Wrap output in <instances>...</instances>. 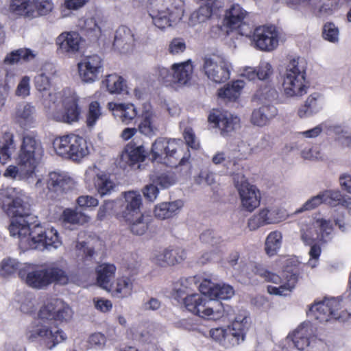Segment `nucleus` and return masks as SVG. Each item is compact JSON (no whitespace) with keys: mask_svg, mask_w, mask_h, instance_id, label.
Listing matches in <instances>:
<instances>
[{"mask_svg":"<svg viewBox=\"0 0 351 351\" xmlns=\"http://www.w3.org/2000/svg\"><path fill=\"white\" fill-rule=\"evenodd\" d=\"M80 80L87 84H92L99 79L104 71L103 59L97 54L85 56L77 63Z\"/></svg>","mask_w":351,"mask_h":351,"instance_id":"nucleus-22","label":"nucleus"},{"mask_svg":"<svg viewBox=\"0 0 351 351\" xmlns=\"http://www.w3.org/2000/svg\"><path fill=\"white\" fill-rule=\"evenodd\" d=\"M183 206L184 202L181 199L162 202L155 206L154 214L158 219H168L178 215Z\"/></svg>","mask_w":351,"mask_h":351,"instance_id":"nucleus-36","label":"nucleus"},{"mask_svg":"<svg viewBox=\"0 0 351 351\" xmlns=\"http://www.w3.org/2000/svg\"><path fill=\"white\" fill-rule=\"evenodd\" d=\"M280 76L283 94L287 98H300L307 93L306 68L300 58L290 60Z\"/></svg>","mask_w":351,"mask_h":351,"instance_id":"nucleus-6","label":"nucleus"},{"mask_svg":"<svg viewBox=\"0 0 351 351\" xmlns=\"http://www.w3.org/2000/svg\"><path fill=\"white\" fill-rule=\"evenodd\" d=\"M34 82L36 90L41 94V101L45 108H51V104H56L62 98V93L50 91L51 77L43 71L35 76Z\"/></svg>","mask_w":351,"mask_h":351,"instance_id":"nucleus-24","label":"nucleus"},{"mask_svg":"<svg viewBox=\"0 0 351 351\" xmlns=\"http://www.w3.org/2000/svg\"><path fill=\"white\" fill-rule=\"evenodd\" d=\"M74 134L64 135L56 138L53 143L56 154L66 159L71 160Z\"/></svg>","mask_w":351,"mask_h":351,"instance_id":"nucleus-46","label":"nucleus"},{"mask_svg":"<svg viewBox=\"0 0 351 351\" xmlns=\"http://www.w3.org/2000/svg\"><path fill=\"white\" fill-rule=\"evenodd\" d=\"M193 65L191 60L185 62L174 63L169 69L165 67H158V77L167 85L183 86L187 85L193 75Z\"/></svg>","mask_w":351,"mask_h":351,"instance_id":"nucleus-15","label":"nucleus"},{"mask_svg":"<svg viewBox=\"0 0 351 351\" xmlns=\"http://www.w3.org/2000/svg\"><path fill=\"white\" fill-rule=\"evenodd\" d=\"M103 114L102 108L98 101L90 102L86 114V126L89 129L94 128L97 121L102 117Z\"/></svg>","mask_w":351,"mask_h":351,"instance_id":"nucleus-56","label":"nucleus"},{"mask_svg":"<svg viewBox=\"0 0 351 351\" xmlns=\"http://www.w3.org/2000/svg\"><path fill=\"white\" fill-rule=\"evenodd\" d=\"M173 260V250L167 248L155 251L152 256V262L161 267L175 265Z\"/></svg>","mask_w":351,"mask_h":351,"instance_id":"nucleus-58","label":"nucleus"},{"mask_svg":"<svg viewBox=\"0 0 351 351\" xmlns=\"http://www.w3.org/2000/svg\"><path fill=\"white\" fill-rule=\"evenodd\" d=\"M290 9L301 13L311 11L319 7L321 0H285Z\"/></svg>","mask_w":351,"mask_h":351,"instance_id":"nucleus-55","label":"nucleus"},{"mask_svg":"<svg viewBox=\"0 0 351 351\" xmlns=\"http://www.w3.org/2000/svg\"><path fill=\"white\" fill-rule=\"evenodd\" d=\"M31 264L21 263L13 258H5L0 262V276L4 278L12 276L16 271L21 278L25 276V270H29Z\"/></svg>","mask_w":351,"mask_h":351,"instance_id":"nucleus-33","label":"nucleus"},{"mask_svg":"<svg viewBox=\"0 0 351 351\" xmlns=\"http://www.w3.org/2000/svg\"><path fill=\"white\" fill-rule=\"evenodd\" d=\"M184 0H148L152 24L160 30L176 25L184 15Z\"/></svg>","mask_w":351,"mask_h":351,"instance_id":"nucleus-4","label":"nucleus"},{"mask_svg":"<svg viewBox=\"0 0 351 351\" xmlns=\"http://www.w3.org/2000/svg\"><path fill=\"white\" fill-rule=\"evenodd\" d=\"M208 122L221 130L223 136L228 135L240 128V118L228 112H213L208 117Z\"/></svg>","mask_w":351,"mask_h":351,"instance_id":"nucleus-25","label":"nucleus"},{"mask_svg":"<svg viewBox=\"0 0 351 351\" xmlns=\"http://www.w3.org/2000/svg\"><path fill=\"white\" fill-rule=\"evenodd\" d=\"M88 0H63L60 5V13L62 18H69L73 14V12L82 8Z\"/></svg>","mask_w":351,"mask_h":351,"instance_id":"nucleus-57","label":"nucleus"},{"mask_svg":"<svg viewBox=\"0 0 351 351\" xmlns=\"http://www.w3.org/2000/svg\"><path fill=\"white\" fill-rule=\"evenodd\" d=\"M250 267L255 274L259 276L265 281L276 285V286L269 285L267 287V291L271 295H287L295 287L298 281V276L292 270L291 271H285L282 278L278 275L269 271L261 265L251 264Z\"/></svg>","mask_w":351,"mask_h":351,"instance_id":"nucleus-10","label":"nucleus"},{"mask_svg":"<svg viewBox=\"0 0 351 351\" xmlns=\"http://www.w3.org/2000/svg\"><path fill=\"white\" fill-rule=\"evenodd\" d=\"M8 10L13 15L30 19L31 0H8Z\"/></svg>","mask_w":351,"mask_h":351,"instance_id":"nucleus-54","label":"nucleus"},{"mask_svg":"<svg viewBox=\"0 0 351 351\" xmlns=\"http://www.w3.org/2000/svg\"><path fill=\"white\" fill-rule=\"evenodd\" d=\"M38 52L29 48H20L8 53L4 58L3 63L7 65H13L21 60L28 62L34 60Z\"/></svg>","mask_w":351,"mask_h":351,"instance_id":"nucleus-43","label":"nucleus"},{"mask_svg":"<svg viewBox=\"0 0 351 351\" xmlns=\"http://www.w3.org/2000/svg\"><path fill=\"white\" fill-rule=\"evenodd\" d=\"M250 326L249 313L245 310L238 311L230 325L213 328L210 337L226 348H231L243 342Z\"/></svg>","mask_w":351,"mask_h":351,"instance_id":"nucleus-5","label":"nucleus"},{"mask_svg":"<svg viewBox=\"0 0 351 351\" xmlns=\"http://www.w3.org/2000/svg\"><path fill=\"white\" fill-rule=\"evenodd\" d=\"M314 226L317 228V240L326 243L332 239L334 227L330 219L323 217L316 218L314 220Z\"/></svg>","mask_w":351,"mask_h":351,"instance_id":"nucleus-50","label":"nucleus"},{"mask_svg":"<svg viewBox=\"0 0 351 351\" xmlns=\"http://www.w3.org/2000/svg\"><path fill=\"white\" fill-rule=\"evenodd\" d=\"M213 11V1L201 5L197 10L191 13L189 25L195 27L199 24L206 23L210 18Z\"/></svg>","mask_w":351,"mask_h":351,"instance_id":"nucleus-51","label":"nucleus"},{"mask_svg":"<svg viewBox=\"0 0 351 351\" xmlns=\"http://www.w3.org/2000/svg\"><path fill=\"white\" fill-rule=\"evenodd\" d=\"M64 112L51 111L47 108V116L49 119L57 122H62L69 124L76 123L80 120L81 108L78 106L77 95L71 91H64L62 98Z\"/></svg>","mask_w":351,"mask_h":351,"instance_id":"nucleus-17","label":"nucleus"},{"mask_svg":"<svg viewBox=\"0 0 351 351\" xmlns=\"http://www.w3.org/2000/svg\"><path fill=\"white\" fill-rule=\"evenodd\" d=\"M252 43L260 51L270 52L279 45V34L275 26L263 25L256 27L253 33Z\"/></svg>","mask_w":351,"mask_h":351,"instance_id":"nucleus-21","label":"nucleus"},{"mask_svg":"<svg viewBox=\"0 0 351 351\" xmlns=\"http://www.w3.org/2000/svg\"><path fill=\"white\" fill-rule=\"evenodd\" d=\"M84 176L86 182H94L96 189L101 196L110 194L115 188V184L110 176L96 165L88 167Z\"/></svg>","mask_w":351,"mask_h":351,"instance_id":"nucleus-23","label":"nucleus"},{"mask_svg":"<svg viewBox=\"0 0 351 351\" xmlns=\"http://www.w3.org/2000/svg\"><path fill=\"white\" fill-rule=\"evenodd\" d=\"M322 38L331 43L337 44L339 40V29L333 23H326L322 27Z\"/></svg>","mask_w":351,"mask_h":351,"instance_id":"nucleus-62","label":"nucleus"},{"mask_svg":"<svg viewBox=\"0 0 351 351\" xmlns=\"http://www.w3.org/2000/svg\"><path fill=\"white\" fill-rule=\"evenodd\" d=\"M246 16L247 12L239 4L234 3L226 10L224 23L232 29L241 27L245 25L243 21Z\"/></svg>","mask_w":351,"mask_h":351,"instance_id":"nucleus-39","label":"nucleus"},{"mask_svg":"<svg viewBox=\"0 0 351 351\" xmlns=\"http://www.w3.org/2000/svg\"><path fill=\"white\" fill-rule=\"evenodd\" d=\"M38 316L40 319L69 322L73 318V311L62 300L52 299L43 304Z\"/></svg>","mask_w":351,"mask_h":351,"instance_id":"nucleus-19","label":"nucleus"},{"mask_svg":"<svg viewBox=\"0 0 351 351\" xmlns=\"http://www.w3.org/2000/svg\"><path fill=\"white\" fill-rule=\"evenodd\" d=\"M256 96L261 101H273L278 99V92L273 85L265 84L258 90Z\"/></svg>","mask_w":351,"mask_h":351,"instance_id":"nucleus-64","label":"nucleus"},{"mask_svg":"<svg viewBox=\"0 0 351 351\" xmlns=\"http://www.w3.org/2000/svg\"><path fill=\"white\" fill-rule=\"evenodd\" d=\"M3 210L10 217L9 226L10 235L19 239V245L23 250L52 251L62 245L58 231L53 226L44 227L40 224L32 226L27 196L18 188L10 187L2 192Z\"/></svg>","mask_w":351,"mask_h":351,"instance_id":"nucleus-1","label":"nucleus"},{"mask_svg":"<svg viewBox=\"0 0 351 351\" xmlns=\"http://www.w3.org/2000/svg\"><path fill=\"white\" fill-rule=\"evenodd\" d=\"M14 134L10 132H4L0 138V162L3 165L8 163L16 151Z\"/></svg>","mask_w":351,"mask_h":351,"instance_id":"nucleus-42","label":"nucleus"},{"mask_svg":"<svg viewBox=\"0 0 351 351\" xmlns=\"http://www.w3.org/2000/svg\"><path fill=\"white\" fill-rule=\"evenodd\" d=\"M250 154L249 145L242 141L238 145L237 150L217 152L213 156L212 161L215 165L223 164L234 178L235 175L243 172L240 160L246 158Z\"/></svg>","mask_w":351,"mask_h":351,"instance_id":"nucleus-14","label":"nucleus"},{"mask_svg":"<svg viewBox=\"0 0 351 351\" xmlns=\"http://www.w3.org/2000/svg\"><path fill=\"white\" fill-rule=\"evenodd\" d=\"M47 319H38L29 325L27 329L26 338L32 341L38 339L49 350H52L67 339L66 333L56 326H51Z\"/></svg>","mask_w":351,"mask_h":351,"instance_id":"nucleus-9","label":"nucleus"},{"mask_svg":"<svg viewBox=\"0 0 351 351\" xmlns=\"http://www.w3.org/2000/svg\"><path fill=\"white\" fill-rule=\"evenodd\" d=\"M145 156V150L143 146L133 148L128 145L121 154V160L129 166H133L143 161Z\"/></svg>","mask_w":351,"mask_h":351,"instance_id":"nucleus-49","label":"nucleus"},{"mask_svg":"<svg viewBox=\"0 0 351 351\" xmlns=\"http://www.w3.org/2000/svg\"><path fill=\"white\" fill-rule=\"evenodd\" d=\"M323 204L330 206H336L341 204L343 196L339 189H327L319 192Z\"/></svg>","mask_w":351,"mask_h":351,"instance_id":"nucleus-60","label":"nucleus"},{"mask_svg":"<svg viewBox=\"0 0 351 351\" xmlns=\"http://www.w3.org/2000/svg\"><path fill=\"white\" fill-rule=\"evenodd\" d=\"M199 289L202 295L209 297V300L216 301L230 299L234 293L230 285L223 282L215 284L210 279L203 280L199 285Z\"/></svg>","mask_w":351,"mask_h":351,"instance_id":"nucleus-26","label":"nucleus"},{"mask_svg":"<svg viewBox=\"0 0 351 351\" xmlns=\"http://www.w3.org/2000/svg\"><path fill=\"white\" fill-rule=\"evenodd\" d=\"M183 135L186 143L178 138H156L152 146V160L171 167L185 165L190 158L188 147L197 149L199 142L191 128H186Z\"/></svg>","mask_w":351,"mask_h":351,"instance_id":"nucleus-2","label":"nucleus"},{"mask_svg":"<svg viewBox=\"0 0 351 351\" xmlns=\"http://www.w3.org/2000/svg\"><path fill=\"white\" fill-rule=\"evenodd\" d=\"M108 109L124 124H130L137 116L136 108L130 103L108 102Z\"/></svg>","mask_w":351,"mask_h":351,"instance_id":"nucleus-30","label":"nucleus"},{"mask_svg":"<svg viewBox=\"0 0 351 351\" xmlns=\"http://www.w3.org/2000/svg\"><path fill=\"white\" fill-rule=\"evenodd\" d=\"M36 107L32 104L23 101L16 106L12 117L21 128H32L36 123Z\"/></svg>","mask_w":351,"mask_h":351,"instance_id":"nucleus-27","label":"nucleus"},{"mask_svg":"<svg viewBox=\"0 0 351 351\" xmlns=\"http://www.w3.org/2000/svg\"><path fill=\"white\" fill-rule=\"evenodd\" d=\"M116 267L113 264L104 263L97 267V283L103 289L108 291L112 285V280L116 273Z\"/></svg>","mask_w":351,"mask_h":351,"instance_id":"nucleus-44","label":"nucleus"},{"mask_svg":"<svg viewBox=\"0 0 351 351\" xmlns=\"http://www.w3.org/2000/svg\"><path fill=\"white\" fill-rule=\"evenodd\" d=\"M278 114V109L274 105H263L252 111L251 123L258 127L267 125Z\"/></svg>","mask_w":351,"mask_h":351,"instance_id":"nucleus-35","label":"nucleus"},{"mask_svg":"<svg viewBox=\"0 0 351 351\" xmlns=\"http://www.w3.org/2000/svg\"><path fill=\"white\" fill-rule=\"evenodd\" d=\"M124 199L125 201L121 205L119 215L124 219H130L134 215L140 213L142 197L139 192L130 191L124 193Z\"/></svg>","mask_w":351,"mask_h":351,"instance_id":"nucleus-29","label":"nucleus"},{"mask_svg":"<svg viewBox=\"0 0 351 351\" xmlns=\"http://www.w3.org/2000/svg\"><path fill=\"white\" fill-rule=\"evenodd\" d=\"M84 43V38L76 31L62 32L55 40L58 53L67 58L80 53Z\"/></svg>","mask_w":351,"mask_h":351,"instance_id":"nucleus-20","label":"nucleus"},{"mask_svg":"<svg viewBox=\"0 0 351 351\" xmlns=\"http://www.w3.org/2000/svg\"><path fill=\"white\" fill-rule=\"evenodd\" d=\"M151 180L152 182L159 185L162 189H167L176 182L175 174L172 172H164L152 175Z\"/></svg>","mask_w":351,"mask_h":351,"instance_id":"nucleus-61","label":"nucleus"},{"mask_svg":"<svg viewBox=\"0 0 351 351\" xmlns=\"http://www.w3.org/2000/svg\"><path fill=\"white\" fill-rule=\"evenodd\" d=\"M44 154L41 142L31 134L23 136L17 157L18 166L10 165L4 171L6 178L22 180L33 188L36 168Z\"/></svg>","mask_w":351,"mask_h":351,"instance_id":"nucleus-3","label":"nucleus"},{"mask_svg":"<svg viewBox=\"0 0 351 351\" xmlns=\"http://www.w3.org/2000/svg\"><path fill=\"white\" fill-rule=\"evenodd\" d=\"M341 301L337 298H325L315 301L308 308L307 315L319 323L334 320L346 322L351 318V308L342 310Z\"/></svg>","mask_w":351,"mask_h":351,"instance_id":"nucleus-8","label":"nucleus"},{"mask_svg":"<svg viewBox=\"0 0 351 351\" xmlns=\"http://www.w3.org/2000/svg\"><path fill=\"white\" fill-rule=\"evenodd\" d=\"M134 280L128 276L118 277L112 282L108 292L115 298L124 299L130 297L133 293Z\"/></svg>","mask_w":351,"mask_h":351,"instance_id":"nucleus-32","label":"nucleus"},{"mask_svg":"<svg viewBox=\"0 0 351 351\" xmlns=\"http://www.w3.org/2000/svg\"><path fill=\"white\" fill-rule=\"evenodd\" d=\"M101 84L110 94L128 93L126 80L117 73L107 75L102 80Z\"/></svg>","mask_w":351,"mask_h":351,"instance_id":"nucleus-41","label":"nucleus"},{"mask_svg":"<svg viewBox=\"0 0 351 351\" xmlns=\"http://www.w3.org/2000/svg\"><path fill=\"white\" fill-rule=\"evenodd\" d=\"M206 296L192 293L184 298L183 303L189 311L202 318L218 319L229 315L231 307L224 306L219 301L207 300Z\"/></svg>","mask_w":351,"mask_h":351,"instance_id":"nucleus-7","label":"nucleus"},{"mask_svg":"<svg viewBox=\"0 0 351 351\" xmlns=\"http://www.w3.org/2000/svg\"><path fill=\"white\" fill-rule=\"evenodd\" d=\"M245 86L243 80H237L227 83L217 91V96L225 101H236Z\"/></svg>","mask_w":351,"mask_h":351,"instance_id":"nucleus-37","label":"nucleus"},{"mask_svg":"<svg viewBox=\"0 0 351 351\" xmlns=\"http://www.w3.org/2000/svg\"><path fill=\"white\" fill-rule=\"evenodd\" d=\"M49 285L56 283L60 285H66L75 281L74 276L67 273L62 268L57 265H51L47 268Z\"/></svg>","mask_w":351,"mask_h":351,"instance_id":"nucleus-45","label":"nucleus"},{"mask_svg":"<svg viewBox=\"0 0 351 351\" xmlns=\"http://www.w3.org/2000/svg\"><path fill=\"white\" fill-rule=\"evenodd\" d=\"M282 243V234L278 230L269 233L265 242V251L269 256L276 255L280 250Z\"/></svg>","mask_w":351,"mask_h":351,"instance_id":"nucleus-53","label":"nucleus"},{"mask_svg":"<svg viewBox=\"0 0 351 351\" xmlns=\"http://www.w3.org/2000/svg\"><path fill=\"white\" fill-rule=\"evenodd\" d=\"M313 224H305L302 223L300 225V238L305 245H311L315 241L317 233L315 232Z\"/></svg>","mask_w":351,"mask_h":351,"instance_id":"nucleus-63","label":"nucleus"},{"mask_svg":"<svg viewBox=\"0 0 351 351\" xmlns=\"http://www.w3.org/2000/svg\"><path fill=\"white\" fill-rule=\"evenodd\" d=\"M158 117L154 112L150 108H145L141 115L139 132L143 135L153 136L158 132Z\"/></svg>","mask_w":351,"mask_h":351,"instance_id":"nucleus-34","label":"nucleus"},{"mask_svg":"<svg viewBox=\"0 0 351 351\" xmlns=\"http://www.w3.org/2000/svg\"><path fill=\"white\" fill-rule=\"evenodd\" d=\"M324 106V96L319 93H313L306 97L304 104L298 107L297 116L300 119L312 117L321 112Z\"/></svg>","mask_w":351,"mask_h":351,"instance_id":"nucleus-28","label":"nucleus"},{"mask_svg":"<svg viewBox=\"0 0 351 351\" xmlns=\"http://www.w3.org/2000/svg\"><path fill=\"white\" fill-rule=\"evenodd\" d=\"M54 9L53 0H31L30 19L49 14Z\"/></svg>","mask_w":351,"mask_h":351,"instance_id":"nucleus-52","label":"nucleus"},{"mask_svg":"<svg viewBox=\"0 0 351 351\" xmlns=\"http://www.w3.org/2000/svg\"><path fill=\"white\" fill-rule=\"evenodd\" d=\"M87 215L77 209H65L62 214V220L65 223L83 224L88 221Z\"/></svg>","mask_w":351,"mask_h":351,"instance_id":"nucleus-59","label":"nucleus"},{"mask_svg":"<svg viewBox=\"0 0 351 351\" xmlns=\"http://www.w3.org/2000/svg\"><path fill=\"white\" fill-rule=\"evenodd\" d=\"M74 186V180L66 173L53 171L46 176L36 175L33 189L40 194H46L49 191H66Z\"/></svg>","mask_w":351,"mask_h":351,"instance_id":"nucleus-13","label":"nucleus"},{"mask_svg":"<svg viewBox=\"0 0 351 351\" xmlns=\"http://www.w3.org/2000/svg\"><path fill=\"white\" fill-rule=\"evenodd\" d=\"M287 339L299 351H329L330 346L324 339L313 335L308 324L300 325Z\"/></svg>","mask_w":351,"mask_h":351,"instance_id":"nucleus-12","label":"nucleus"},{"mask_svg":"<svg viewBox=\"0 0 351 351\" xmlns=\"http://www.w3.org/2000/svg\"><path fill=\"white\" fill-rule=\"evenodd\" d=\"M134 41L132 31L129 27L122 25L115 32L113 46L120 53H126L132 51Z\"/></svg>","mask_w":351,"mask_h":351,"instance_id":"nucleus-31","label":"nucleus"},{"mask_svg":"<svg viewBox=\"0 0 351 351\" xmlns=\"http://www.w3.org/2000/svg\"><path fill=\"white\" fill-rule=\"evenodd\" d=\"M232 70V63L223 54L213 53L204 58V73L213 83L222 84L227 82L230 78Z\"/></svg>","mask_w":351,"mask_h":351,"instance_id":"nucleus-11","label":"nucleus"},{"mask_svg":"<svg viewBox=\"0 0 351 351\" xmlns=\"http://www.w3.org/2000/svg\"><path fill=\"white\" fill-rule=\"evenodd\" d=\"M289 215L286 209L278 205H267L259 209L248 221L251 230L267 225H274L287 220Z\"/></svg>","mask_w":351,"mask_h":351,"instance_id":"nucleus-16","label":"nucleus"},{"mask_svg":"<svg viewBox=\"0 0 351 351\" xmlns=\"http://www.w3.org/2000/svg\"><path fill=\"white\" fill-rule=\"evenodd\" d=\"M124 220L129 223L131 232L136 235L144 234L147 231L152 221L150 216L141 213L134 215L130 219Z\"/></svg>","mask_w":351,"mask_h":351,"instance_id":"nucleus-48","label":"nucleus"},{"mask_svg":"<svg viewBox=\"0 0 351 351\" xmlns=\"http://www.w3.org/2000/svg\"><path fill=\"white\" fill-rule=\"evenodd\" d=\"M71 160L80 162L90 153V145L82 136L74 134Z\"/></svg>","mask_w":351,"mask_h":351,"instance_id":"nucleus-47","label":"nucleus"},{"mask_svg":"<svg viewBox=\"0 0 351 351\" xmlns=\"http://www.w3.org/2000/svg\"><path fill=\"white\" fill-rule=\"evenodd\" d=\"M196 277L181 278L173 285V295L179 300L193 293L195 289L199 287Z\"/></svg>","mask_w":351,"mask_h":351,"instance_id":"nucleus-38","label":"nucleus"},{"mask_svg":"<svg viewBox=\"0 0 351 351\" xmlns=\"http://www.w3.org/2000/svg\"><path fill=\"white\" fill-rule=\"evenodd\" d=\"M23 279L27 285L36 289H42L49 285L47 268L34 269L32 264L29 269L25 270V276Z\"/></svg>","mask_w":351,"mask_h":351,"instance_id":"nucleus-40","label":"nucleus"},{"mask_svg":"<svg viewBox=\"0 0 351 351\" xmlns=\"http://www.w3.org/2000/svg\"><path fill=\"white\" fill-rule=\"evenodd\" d=\"M233 181L239 193L242 207L249 212H252L260 204V191L255 185L247 181L243 172L235 175Z\"/></svg>","mask_w":351,"mask_h":351,"instance_id":"nucleus-18","label":"nucleus"}]
</instances>
